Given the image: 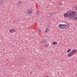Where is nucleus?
<instances>
[{"label": "nucleus", "instance_id": "2eb2a0df", "mask_svg": "<svg viewBox=\"0 0 77 77\" xmlns=\"http://www.w3.org/2000/svg\"><path fill=\"white\" fill-rule=\"evenodd\" d=\"M10 32H11V33H12L13 32V31H12V29L11 30H9Z\"/></svg>", "mask_w": 77, "mask_h": 77}, {"label": "nucleus", "instance_id": "a211bd4d", "mask_svg": "<svg viewBox=\"0 0 77 77\" xmlns=\"http://www.w3.org/2000/svg\"><path fill=\"white\" fill-rule=\"evenodd\" d=\"M73 9H75L76 8L75 7H73Z\"/></svg>", "mask_w": 77, "mask_h": 77}, {"label": "nucleus", "instance_id": "4468645a", "mask_svg": "<svg viewBox=\"0 0 77 77\" xmlns=\"http://www.w3.org/2000/svg\"><path fill=\"white\" fill-rule=\"evenodd\" d=\"M75 7L76 8V9H74V11H77V5H76L75 6Z\"/></svg>", "mask_w": 77, "mask_h": 77}, {"label": "nucleus", "instance_id": "6e6552de", "mask_svg": "<svg viewBox=\"0 0 77 77\" xmlns=\"http://www.w3.org/2000/svg\"><path fill=\"white\" fill-rule=\"evenodd\" d=\"M53 45H57V43L56 42H54L53 43Z\"/></svg>", "mask_w": 77, "mask_h": 77}, {"label": "nucleus", "instance_id": "423d86ee", "mask_svg": "<svg viewBox=\"0 0 77 77\" xmlns=\"http://www.w3.org/2000/svg\"><path fill=\"white\" fill-rule=\"evenodd\" d=\"M58 5L59 6H61L62 5V2H59L58 3Z\"/></svg>", "mask_w": 77, "mask_h": 77}, {"label": "nucleus", "instance_id": "9d476101", "mask_svg": "<svg viewBox=\"0 0 77 77\" xmlns=\"http://www.w3.org/2000/svg\"><path fill=\"white\" fill-rule=\"evenodd\" d=\"M71 51V49H70L67 50V53H69Z\"/></svg>", "mask_w": 77, "mask_h": 77}, {"label": "nucleus", "instance_id": "0eeeda50", "mask_svg": "<svg viewBox=\"0 0 77 77\" xmlns=\"http://www.w3.org/2000/svg\"><path fill=\"white\" fill-rule=\"evenodd\" d=\"M43 43H47L48 42L47 40H43Z\"/></svg>", "mask_w": 77, "mask_h": 77}, {"label": "nucleus", "instance_id": "f3484780", "mask_svg": "<svg viewBox=\"0 0 77 77\" xmlns=\"http://www.w3.org/2000/svg\"><path fill=\"white\" fill-rule=\"evenodd\" d=\"M77 17H76L75 18H74V20H77Z\"/></svg>", "mask_w": 77, "mask_h": 77}, {"label": "nucleus", "instance_id": "f03ea898", "mask_svg": "<svg viewBox=\"0 0 77 77\" xmlns=\"http://www.w3.org/2000/svg\"><path fill=\"white\" fill-rule=\"evenodd\" d=\"M77 51V49H75L72 50L71 52L69 53L68 54V56L69 57H71L72 56V54H74V53H76Z\"/></svg>", "mask_w": 77, "mask_h": 77}, {"label": "nucleus", "instance_id": "7ed1b4c3", "mask_svg": "<svg viewBox=\"0 0 77 77\" xmlns=\"http://www.w3.org/2000/svg\"><path fill=\"white\" fill-rule=\"evenodd\" d=\"M67 26V25L66 24H60L59 25V27H60L61 29H65Z\"/></svg>", "mask_w": 77, "mask_h": 77}, {"label": "nucleus", "instance_id": "20e7f679", "mask_svg": "<svg viewBox=\"0 0 77 77\" xmlns=\"http://www.w3.org/2000/svg\"><path fill=\"white\" fill-rule=\"evenodd\" d=\"M18 3L19 5H21L23 4V2L22 1H19Z\"/></svg>", "mask_w": 77, "mask_h": 77}, {"label": "nucleus", "instance_id": "39448f33", "mask_svg": "<svg viewBox=\"0 0 77 77\" xmlns=\"http://www.w3.org/2000/svg\"><path fill=\"white\" fill-rule=\"evenodd\" d=\"M26 12H29V14H32V11H29V10H27L26 11Z\"/></svg>", "mask_w": 77, "mask_h": 77}, {"label": "nucleus", "instance_id": "9b49d317", "mask_svg": "<svg viewBox=\"0 0 77 77\" xmlns=\"http://www.w3.org/2000/svg\"><path fill=\"white\" fill-rule=\"evenodd\" d=\"M36 15H39V11L37 10L36 11Z\"/></svg>", "mask_w": 77, "mask_h": 77}, {"label": "nucleus", "instance_id": "f8f14e48", "mask_svg": "<svg viewBox=\"0 0 77 77\" xmlns=\"http://www.w3.org/2000/svg\"><path fill=\"white\" fill-rule=\"evenodd\" d=\"M45 46H46V47H49V44L48 43L47 45H45Z\"/></svg>", "mask_w": 77, "mask_h": 77}, {"label": "nucleus", "instance_id": "f257e3e1", "mask_svg": "<svg viewBox=\"0 0 77 77\" xmlns=\"http://www.w3.org/2000/svg\"><path fill=\"white\" fill-rule=\"evenodd\" d=\"M76 15V12L72 11L70 12L68 14L65 13L64 14V18H68L69 19H72L73 17Z\"/></svg>", "mask_w": 77, "mask_h": 77}, {"label": "nucleus", "instance_id": "ddd939ff", "mask_svg": "<svg viewBox=\"0 0 77 77\" xmlns=\"http://www.w3.org/2000/svg\"><path fill=\"white\" fill-rule=\"evenodd\" d=\"M43 43H44L43 40L42 41H41L39 42V43L41 44H43Z\"/></svg>", "mask_w": 77, "mask_h": 77}, {"label": "nucleus", "instance_id": "1a4fd4ad", "mask_svg": "<svg viewBox=\"0 0 77 77\" xmlns=\"http://www.w3.org/2000/svg\"><path fill=\"white\" fill-rule=\"evenodd\" d=\"M49 30L48 29H47L46 30H45V31L44 32L45 33H47V32H48Z\"/></svg>", "mask_w": 77, "mask_h": 77}, {"label": "nucleus", "instance_id": "dca6fc26", "mask_svg": "<svg viewBox=\"0 0 77 77\" xmlns=\"http://www.w3.org/2000/svg\"><path fill=\"white\" fill-rule=\"evenodd\" d=\"M13 32H14L15 30V29H12Z\"/></svg>", "mask_w": 77, "mask_h": 77}, {"label": "nucleus", "instance_id": "6ab92c4d", "mask_svg": "<svg viewBox=\"0 0 77 77\" xmlns=\"http://www.w3.org/2000/svg\"><path fill=\"white\" fill-rule=\"evenodd\" d=\"M46 77H49L48 76H46Z\"/></svg>", "mask_w": 77, "mask_h": 77}, {"label": "nucleus", "instance_id": "412c9836", "mask_svg": "<svg viewBox=\"0 0 77 77\" xmlns=\"http://www.w3.org/2000/svg\"><path fill=\"white\" fill-rule=\"evenodd\" d=\"M31 73H32V72H30V74H31Z\"/></svg>", "mask_w": 77, "mask_h": 77}, {"label": "nucleus", "instance_id": "aec40b11", "mask_svg": "<svg viewBox=\"0 0 77 77\" xmlns=\"http://www.w3.org/2000/svg\"><path fill=\"white\" fill-rule=\"evenodd\" d=\"M50 1H51V0H49Z\"/></svg>", "mask_w": 77, "mask_h": 77}]
</instances>
